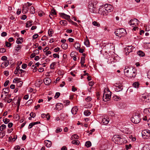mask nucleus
<instances>
[{
  "label": "nucleus",
  "instance_id": "obj_9",
  "mask_svg": "<svg viewBox=\"0 0 150 150\" xmlns=\"http://www.w3.org/2000/svg\"><path fill=\"white\" fill-rule=\"evenodd\" d=\"M115 91L119 92L122 90L123 89V85L121 83H115L114 85Z\"/></svg>",
  "mask_w": 150,
  "mask_h": 150
},
{
  "label": "nucleus",
  "instance_id": "obj_16",
  "mask_svg": "<svg viewBox=\"0 0 150 150\" xmlns=\"http://www.w3.org/2000/svg\"><path fill=\"white\" fill-rule=\"evenodd\" d=\"M78 109L77 107H74L71 110L72 113L73 115H75L76 114Z\"/></svg>",
  "mask_w": 150,
  "mask_h": 150
},
{
  "label": "nucleus",
  "instance_id": "obj_45",
  "mask_svg": "<svg viewBox=\"0 0 150 150\" xmlns=\"http://www.w3.org/2000/svg\"><path fill=\"white\" fill-rule=\"evenodd\" d=\"M5 134V133L4 132H1L0 133V138H3Z\"/></svg>",
  "mask_w": 150,
  "mask_h": 150
},
{
  "label": "nucleus",
  "instance_id": "obj_58",
  "mask_svg": "<svg viewBox=\"0 0 150 150\" xmlns=\"http://www.w3.org/2000/svg\"><path fill=\"white\" fill-rule=\"evenodd\" d=\"M27 67L26 64H23L22 65V68L23 69H25Z\"/></svg>",
  "mask_w": 150,
  "mask_h": 150
},
{
  "label": "nucleus",
  "instance_id": "obj_43",
  "mask_svg": "<svg viewBox=\"0 0 150 150\" xmlns=\"http://www.w3.org/2000/svg\"><path fill=\"white\" fill-rule=\"evenodd\" d=\"M3 121L5 124H7L10 121V120L7 118L4 119L3 120Z\"/></svg>",
  "mask_w": 150,
  "mask_h": 150
},
{
  "label": "nucleus",
  "instance_id": "obj_5",
  "mask_svg": "<svg viewBox=\"0 0 150 150\" xmlns=\"http://www.w3.org/2000/svg\"><path fill=\"white\" fill-rule=\"evenodd\" d=\"M140 115L138 113H135L131 119V120L134 123L137 124L140 121L141 118H140Z\"/></svg>",
  "mask_w": 150,
  "mask_h": 150
},
{
  "label": "nucleus",
  "instance_id": "obj_19",
  "mask_svg": "<svg viewBox=\"0 0 150 150\" xmlns=\"http://www.w3.org/2000/svg\"><path fill=\"white\" fill-rule=\"evenodd\" d=\"M40 123V122H33L30 123L28 126V129H30L32 128V127L34 125L39 124Z\"/></svg>",
  "mask_w": 150,
  "mask_h": 150
},
{
  "label": "nucleus",
  "instance_id": "obj_8",
  "mask_svg": "<svg viewBox=\"0 0 150 150\" xmlns=\"http://www.w3.org/2000/svg\"><path fill=\"white\" fill-rule=\"evenodd\" d=\"M96 4L92 1L89 3L88 8L89 10L91 12L94 13L96 11Z\"/></svg>",
  "mask_w": 150,
  "mask_h": 150
},
{
  "label": "nucleus",
  "instance_id": "obj_60",
  "mask_svg": "<svg viewBox=\"0 0 150 150\" xmlns=\"http://www.w3.org/2000/svg\"><path fill=\"white\" fill-rule=\"evenodd\" d=\"M7 57L6 56H3L1 57V59L2 60L4 61L7 59Z\"/></svg>",
  "mask_w": 150,
  "mask_h": 150
},
{
  "label": "nucleus",
  "instance_id": "obj_23",
  "mask_svg": "<svg viewBox=\"0 0 150 150\" xmlns=\"http://www.w3.org/2000/svg\"><path fill=\"white\" fill-rule=\"evenodd\" d=\"M33 21L31 20L28 21L26 23V28H29L32 25Z\"/></svg>",
  "mask_w": 150,
  "mask_h": 150
},
{
  "label": "nucleus",
  "instance_id": "obj_12",
  "mask_svg": "<svg viewBox=\"0 0 150 150\" xmlns=\"http://www.w3.org/2000/svg\"><path fill=\"white\" fill-rule=\"evenodd\" d=\"M59 14L61 17L69 21H71L70 16L66 15L64 13H60Z\"/></svg>",
  "mask_w": 150,
  "mask_h": 150
},
{
  "label": "nucleus",
  "instance_id": "obj_46",
  "mask_svg": "<svg viewBox=\"0 0 150 150\" xmlns=\"http://www.w3.org/2000/svg\"><path fill=\"white\" fill-rule=\"evenodd\" d=\"M53 33V32L52 30H49L48 34L50 37H52V34Z\"/></svg>",
  "mask_w": 150,
  "mask_h": 150
},
{
  "label": "nucleus",
  "instance_id": "obj_49",
  "mask_svg": "<svg viewBox=\"0 0 150 150\" xmlns=\"http://www.w3.org/2000/svg\"><path fill=\"white\" fill-rule=\"evenodd\" d=\"M51 14L53 15H55L56 14V13L55 9H53L51 11Z\"/></svg>",
  "mask_w": 150,
  "mask_h": 150
},
{
  "label": "nucleus",
  "instance_id": "obj_53",
  "mask_svg": "<svg viewBox=\"0 0 150 150\" xmlns=\"http://www.w3.org/2000/svg\"><path fill=\"white\" fill-rule=\"evenodd\" d=\"M6 49L4 48H0V52H6Z\"/></svg>",
  "mask_w": 150,
  "mask_h": 150
},
{
  "label": "nucleus",
  "instance_id": "obj_32",
  "mask_svg": "<svg viewBox=\"0 0 150 150\" xmlns=\"http://www.w3.org/2000/svg\"><path fill=\"white\" fill-rule=\"evenodd\" d=\"M74 47L77 50H78L80 48V45L78 43H75L74 45Z\"/></svg>",
  "mask_w": 150,
  "mask_h": 150
},
{
  "label": "nucleus",
  "instance_id": "obj_2",
  "mask_svg": "<svg viewBox=\"0 0 150 150\" xmlns=\"http://www.w3.org/2000/svg\"><path fill=\"white\" fill-rule=\"evenodd\" d=\"M125 137V135H115L113 137L112 140L116 144L124 143L126 142Z\"/></svg>",
  "mask_w": 150,
  "mask_h": 150
},
{
  "label": "nucleus",
  "instance_id": "obj_41",
  "mask_svg": "<svg viewBox=\"0 0 150 150\" xmlns=\"http://www.w3.org/2000/svg\"><path fill=\"white\" fill-rule=\"evenodd\" d=\"M60 23L61 25H66L67 24V21L64 20L61 21L60 22Z\"/></svg>",
  "mask_w": 150,
  "mask_h": 150
},
{
  "label": "nucleus",
  "instance_id": "obj_42",
  "mask_svg": "<svg viewBox=\"0 0 150 150\" xmlns=\"http://www.w3.org/2000/svg\"><path fill=\"white\" fill-rule=\"evenodd\" d=\"M147 95L146 96L143 95L141 97V98L143 101H145L146 99L147 98Z\"/></svg>",
  "mask_w": 150,
  "mask_h": 150
},
{
  "label": "nucleus",
  "instance_id": "obj_55",
  "mask_svg": "<svg viewBox=\"0 0 150 150\" xmlns=\"http://www.w3.org/2000/svg\"><path fill=\"white\" fill-rule=\"evenodd\" d=\"M20 101L21 99H18L17 100V103L18 104L17 106L18 108H19V106L20 105Z\"/></svg>",
  "mask_w": 150,
  "mask_h": 150
},
{
  "label": "nucleus",
  "instance_id": "obj_59",
  "mask_svg": "<svg viewBox=\"0 0 150 150\" xmlns=\"http://www.w3.org/2000/svg\"><path fill=\"white\" fill-rule=\"evenodd\" d=\"M38 34H34L33 36V39H35L37 38H38Z\"/></svg>",
  "mask_w": 150,
  "mask_h": 150
},
{
  "label": "nucleus",
  "instance_id": "obj_54",
  "mask_svg": "<svg viewBox=\"0 0 150 150\" xmlns=\"http://www.w3.org/2000/svg\"><path fill=\"white\" fill-rule=\"evenodd\" d=\"M9 83V80H7L4 83V86L5 87L6 86L8 85Z\"/></svg>",
  "mask_w": 150,
  "mask_h": 150
},
{
  "label": "nucleus",
  "instance_id": "obj_15",
  "mask_svg": "<svg viewBox=\"0 0 150 150\" xmlns=\"http://www.w3.org/2000/svg\"><path fill=\"white\" fill-rule=\"evenodd\" d=\"M109 122V120L107 118H103L101 121V123L102 124L106 125L108 124Z\"/></svg>",
  "mask_w": 150,
  "mask_h": 150
},
{
  "label": "nucleus",
  "instance_id": "obj_20",
  "mask_svg": "<svg viewBox=\"0 0 150 150\" xmlns=\"http://www.w3.org/2000/svg\"><path fill=\"white\" fill-rule=\"evenodd\" d=\"M85 58L84 57H82L81 58V66L82 67H85L86 66V65H84L83 64L85 62Z\"/></svg>",
  "mask_w": 150,
  "mask_h": 150
},
{
  "label": "nucleus",
  "instance_id": "obj_1",
  "mask_svg": "<svg viewBox=\"0 0 150 150\" xmlns=\"http://www.w3.org/2000/svg\"><path fill=\"white\" fill-rule=\"evenodd\" d=\"M124 72L126 76L130 78H134L137 74V69L135 68H129L128 66L125 67Z\"/></svg>",
  "mask_w": 150,
  "mask_h": 150
},
{
  "label": "nucleus",
  "instance_id": "obj_63",
  "mask_svg": "<svg viewBox=\"0 0 150 150\" xmlns=\"http://www.w3.org/2000/svg\"><path fill=\"white\" fill-rule=\"evenodd\" d=\"M39 52V51L38 50H36L35 51H34L33 53L35 54H38Z\"/></svg>",
  "mask_w": 150,
  "mask_h": 150
},
{
  "label": "nucleus",
  "instance_id": "obj_57",
  "mask_svg": "<svg viewBox=\"0 0 150 150\" xmlns=\"http://www.w3.org/2000/svg\"><path fill=\"white\" fill-rule=\"evenodd\" d=\"M62 131V129L61 128H58L56 130V132L57 133H58L59 132H61Z\"/></svg>",
  "mask_w": 150,
  "mask_h": 150
},
{
  "label": "nucleus",
  "instance_id": "obj_17",
  "mask_svg": "<svg viewBox=\"0 0 150 150\" xmlns=\"http://www.w3.org/2000/svg\"><path fill=\"white\" fill-rule=\"evenodd\" d=\"M28 8L27 6L26 5H23L22 10V12L24 13H26L28 11Z\"/></svg>",
  "mask_w": 150,
  "mask_h": 150
},
{
  "label": "nucleus",
  "instance_id": "obj_34",
  "mask_svg": "<svg viewBox=\"0 0 150 150\" xmlns=\"http://www.w3.org/2000/svg\"><path fill=\"white\" fill-rule=\"evenodd\" d=\"M84 115L86 116H88L91 114V112L88 110H85L84 112Z\"/></svg>",
  "mask_w": 150,
  "mask_h": 150
},
{
  "label": "nucleus",
  "instance_id": "obj_31",
  "mask_svg": "<svg viewBox=\"0 0 150 150\" xmlns=\"http://www.w3.org/2000/svg\"><path fill=\"white\" fill-rule=\"evenodd\" d=\"M6 126L4 124H3L0 126V130L2 131L4 129H6Z\"/></svg>",
  "mask_w": 150,
  "mask_h": 150
},
{
  "label": "nucleus",
  "instance_id": "obj_52",
  "mask_svg": "<svg viewBox=\"0 0 150 150\" xmlns=\"http://www.w3.org/2000/svg\"><path fill=\"white\" fill-rule=\"evenodd\" d=\"M30 115L31 117L33 118L35 116V113L33 112H31V113H30Z\"/></svg>",
  "mask_w": 150,
  "mask_h": 150
},
{
  "label": "nucleus",
  "instance_id": "obj_25",
  "mask_svg": "<svg viewBox=\"0 0 150 150\" xmlns=\"http://www.w3.org/2000/svg\"><path fill=\"white\" fill-rule=\"evenodd\" d=\"M144 150H150V145L146 144L143 148Z\"/></svg>",
  "mask_w": 150,
  "mask_h": 150
},
{
  "label": "nucleus",
  "instance_id": "obj_30",
  "mask_svg": "<svg viewBox=\"0 0 150 150\" xmlns=\"http://www.w3.org/2000/svg\"><path fill=\"white\" fill-rule=\"evenodd\" d=\"M61 46L63 49L66 50L67 48L68 45L67 43H64L62 44Z\"/></svg>",
  "mask_w": 150,
  "mask_h": 150
},
{
  "label": "nucleus",
  "instance_id": "obj_7",
  "mask_svg": "<svg viewBox=\"0 0 150 150\" xmlns=\"http://www.w3.org/2000/svg\"><path fill=\"white\" fill-rule=\"evenodd\" d=\"M142 136L144 139H147L150 137V132L149 130H144L142 132Z\"/></svg>",
  "mask_w": 150,
  "mask_h": 150
},
{
  "label": "nucleus",
  "instance_id": "obj_35",
  "mask_svg": "<svg viewBox=\"0 0 150 150\" xmlns=\"http://www.w3.org/2000/svg\"><path fill=\"white\" fill-rule=\"evenodd\" d=\"M79 142L78 140H74L72 141L71 143L74 144L79 145Z\"/></svg>",
  "mask_w": 150,
  "mask_h": 150
},
{
  "label": "nucleus",
  "instance_id": "obj_22",
  "mask_svg": "<svg viewBox=\"0 0 150 150\" xmlns=\"http://www.w3.org/2000/svg\"><path fill=\"white\" fill-rule=\"evenodd\" d=\"M45 144L46 146L47 147H50L52 145L51 142L49 140H46L45 141Z\"/></svg>",
  "mask_w": 150,
  "mask_h": 150
},
{
  "label": "nucleus",
  "instance_id": "obj_13",
  "mask_svg": "<svg viewBox=\"0 0 150 150\" xmlns=\"http://www.w3.org/2000/svg\"><path fill=\"white\" fill-rule=\"evenodd\" d=\"M104 7L105 8L106 11H108V13L111 11L112 10V7L110 4L105 5Z\"/></svg>",
  "mask_w": 150,
  "mask_h": 150
},
{
  "label": "nucleus",
  "instance_id": "obj_56",
  "mask_svg": "<svg viewBox=\"0 0 150 150\" xmlns=\"http://www.w3.org/2000/svg\"><path fill=\"white\" fill-rule=\"evenodd\" d=\"M7 34L6 32H2V33H1V36L2 37H5L7 35Z\"/></svg>",
  "mask_w": 150,
  "mask_h": 150
},
{
  "label": "nucleus",
  "instance_id": "obj_21",
  "mask_svg": "<svg viewBox=\"0 0 150 150\" xmlns=\"http://www.w3.org/2000/svg\"><path fill=\"white\" fill-rule=\"evenodd\" d=\"M41 117L43 118L46 117L47 118V120H49L50 119V116L48 113H47V114H42L41 115Z\"/></svg>",
  "mask_w": 150,
  "mask_h": 150
},
{
  "label": "nucleus",
  "instance_id": "obj_6",
  "mask_svg": "<svg viewBox=\"0 0 150 150\" xmlns=\"http://www.w3.org/2000/svg\"><path fill=\"white\" fill-rule=\"evenodd\" d=\"M98 13L102 16H105L108 15V11H106L105 8L104 6L99 8Z\"/></svg>",
  "mask_w": 150,
  "mask_h": 150
},
{
  "label": "nucleus",
  "instance_id": "obj_48",
  "mask_svg": "<svg viewBox=\"0 0 150 150\" xmlns=\"http://www.w3.org/2000/svg\"><path fill=\"white\" fill-rule=\"evenodd\" d=\"M144 111L145 112H148V114L150 115V108L148 109H145L144 110Z\"/></svg>",
  "mask_w": 150,
  "mask_h": 150
},
{
  "label": "nucleus",
  "instance_id": "obj_27",
  "mask_svg": "<svg viewBox=\"0 0 150 150\" xmlns=\"http://www.w3.org/2000/svg\"><path fill=\"white\" fill-rule=\"evenodd\" d=\"M138 54L140 57H143L145 55L144 53L141 51H139L137 52Z\"/></svg>",
  "mask_w": 150,
  "mask_h": 150
},
{
  "label": "nucleus",
  "instance_id": "obj_61",
  "mask_svg": "<svg viewBox=\"0 0 150 150\" xmlns=\"http://www.w3.org/2000/svg\"><path fill=\"white\" fill-rule=\"evenodd\" d=\"M6 45L7 47H10L11 45V44L8 42H6Z\"/></svg>",
  "mask_w": 150,
  "mask_h": 150
},
{
  "label": "nucleus",
  "instance_id": "obj_37",
  "mask_svg": "<svg viewBox=\"0 0 150 150\" xmlns=\"http://www.w3.org/2000/svg\"><path fill=\"white\" fill-rule=\"evenodd\" d=\"M23 84V82L22 81H18L17 83V86L18 87L21 86Z\"/></svg>",
  "mask_w": 150,
  "mask_h": 150
},
{
  "label": "nucleus",
  "instance_id": "obj_40",
  "mask_svg": "<svg viewBox=\"0 0 150 150\" xmlns=\"http://www.w3.org/2000/svg\"><path fill=\"white\" fill-rule=\"evenodd\" d=\"M85 45L87 47H89V41L88 39H86L85 41L84 42Z\"/></svg>",
  "mask_w": 150,
  "mask_h": 150
},
{
  "label": "nucleus",
  "instance_id": "obj_26",
  "mask_svg": "<svg viewBox=\"0 0 150 150\" xmlns=\"http://www.w3.org/2000/svg\"><path fill=\"white\" fill-rule=\"evenodd\" d=\"M79 139V136L76 134H74L71 137V140H73L74 139Z\"/></svg>",
  "mask_w": 150,
  "mask_h": 150
},
{
  "label": "nucleus",
  "instance_id": "obj_18",
  "mask_svg": "<svg viewBox=\"0 0 150 150\" xmlns=\"http://www.w3.org/2000/svg\"><path fill=\"white\" fill-rule=\"evenodd\" d=\"M63 108V105L61 104H57L56 105L55 109L58 110H61Z\"/></svg>",
  "mask_w": 150,
  "mask_h": 150
},
{
  "label": "nucleus",
  "instance_id": "obj_64",
  "mask_svg": "<svg viewBox=\"0 0 150 150\" xmlns=\"http://www.w3.org/2000/svg\"><path fill=\"white\" fill-rule=\"evenodd\" d=\"M14 148L15 150H19L20 149V147L19 146H17L15 147Z\"/></svg>",
  "mask_w": 150,
  "mask_h": 150
},
{
  "label": "nucleus",
  "instance_id": "obj_51",
  "mask_svg": "<svg viewBox=\"0 0 150 150\" xmlns=\"http://www.w3.org/2000/svg\"><path fill=\"white\" fill-rule=\"evenodd\" d=\"M85 100L88 102L90 101L91 100V98L90 97L88 96L85 98Z\"/></svg>",
  "mask_w": 150,
  "mask_h": 150
},
{
  "label": "nucleus",
  "instance_id": "obj_47",
  "mask_svg": "<svg viewBox=\"0 0 150 150\" xmlns=\"http://www.w3.org/2000/svg\"><path fill=\"white\" fill-rule=\"evenodd\" d=\"M147 98L146 99L145 101L149 103L150 102V95H147Z\"/></svg>",
  "mask_w": 150,
  "mask_h": 150
},
{
  "label": "nucleus",
  "instance_id": "obj_44",
  "mask_svg": "<svg viewBox=\"0 0 150 150\" xmlns=\"http://www.w3.org/2000/svg\"><path fill=\"white\" fill-rule=\"evenodd\" d=\"M109 114L111 116H114L115 115V112L113 111H109Z\"/></svg>",
  "mask_w": 150,
  "mask_h": 150
},
{
  "label": "nucleus",
  "instance_id": "obj_11",
  "mask_svg": "<svg viewBox=\"0 0 150 150\" xmlns=\"http://www.w3.org/2000/svg\"><path fill=\"white\" fill-rule=\"evenodd\" d=\"M134 47L132 46H127L125 48V51L126 52V55H128L129 54L132 52L134 49Z\"/></svg>",
  "mask_w": 150,
  "mask_h": 150
},
{
  "label": "nucleus",
  "instance_id": "obj_28",
  "mask_svg": "<svg viewBox=\"0 0 150 150\" xmlns=\"http://www.w3.org/2000/svg\"><path fill=\"white\" fill-rule=\"evenodd\" d=\"M19 74H21V76L23 77L24 74L25 73V71L22 69H20L19 71Z\"/></svg>",
  "mask_w": 150,
  "mask_h": 150
},
{
  "label": "nucleus",
  "instance_id": "obj_14",
  "mask_svg": "<svg viewBox=\"0 0 150 150\" xmlns=\"http://www.w3.org/2000/svg\"><path fill=\"white\" fill-rule=\"evenodd\" d=\"M51 80L49 78H46L44 80V83L46 85H49L51 82Z\"/></svg>",
  "mask_w": 150,
  "mask_h": 150
},
{
  "label": "nucleus",
  "instance_id": "obj_62",
  "mask_svg": "<svg viewBox=\"0 0 150 150\" xmlns=\"http://www.w3.org/2000/svg\"><path fill=\"white\" fill-rule=\"evenodd\" d=\"M94 84V82L92 81H90L88 83L89 85L91 86H92Z\"/></svg>",
  "mask_w": 150,
  "mask_h": 150
},
{
  "label": "nucleus",
  "instance_id": "obj_4",
  "mask_svg": "<svg viewBox=\"0 0 150 150\" xmlns=\"http://www.w3.org/2000/svg\"><path fill=\"white\" fill-rule=\"evenodd\" d=\"M115 33L116 36L121 38L125 35L127 32L125 29L119 28L115 31Z\"/></svg>",
  "mask_w": 150,
  "mask_h": 150
},
{
  "label": "nucleus",
  "instance_id": "obj_29",
  "mask_svg": "<svg viewBox=\"0 0 150 150\" xmlns=\"http://www.w3.org/2000/svg\"><path fill=\"white\" fill-rule=\"evenodd\" d=\"M30 11L31 13L34 14L35 13V10L33 6L31 7Z\"/></svg>",
  "mask_w": 150,
  "mask_h": 150
},
{
  "label": "nucleus",
  "instance_id": "obj_38",
  "mask_svg": "<svg viewBox=\"0 0 150 150\" xmlns=\"http://www.w3.org/2000/svg\"><path fill=\"white\" fill-rule=\"evenodd\" d=\"M125 106V104H124L122 103H120L119 105V106H118L119 108H124Z\"/></svg>",
  "mask_w": 150,
  "mask_h": 150
},
{
  "label": "nucleus",
  "instance_id": "obj_24",
  "mask_svg": "<svg viewBox=\"0 0 150 150\" xmlns=\"http://www.w3.org/2000/svg\"><path fill=\"white\" fill-rule=\"evenodd\" d=\"M85 145L88 148L91 146V143L90 141H88L86 142Z\"/></svg>",
  "mask_w": 150,
  "mask_h": 150
},
{
  "label": "nucleus",
  "instance_id": "obj_33",
  "mask_svg": "<svg viewBox=\"0 0 150 150\" xmlns=\"http://www.w3.org/2000/svg\"><path fill=\"white\" fill-rule=\"evenodd\" d=\"M139 85V83L138 82H135L133 84V86L135 88H138Z\"/></svg>",
  "mask_w": 150,
  "mask_h": 150
},
{
  "label": "nucleus",
  "instance_id": "obj_36",
  "mask_svg": "<svg viewBox=\"0 0 150 150\" xmlns=\"http://www.w3.org/2000/svg\"><path fill=\"white\" fill-rule=\"evenodd\" d=\"M92 24L94 26H96L98 27H99L100 26V24L99 23L97 22L96 21H94L92 23Z\"/></svg>",
  "mask_w": 150,
  "mask_h": 150
},
{
  "label": "nucleus",
  "instance_id": "obj_50",
  "mask_svg": "<svg viewBox=\"0 0 150 150\" xmlns=\"http://www.w3.org/2000/svg\"><path fill=\"white\" fill-rule=\"evenodd\" d=\"M60 95V93L59 92H57L56 93L55 95L54 96V98H57L59 97Z\"/></svg>",
  "mask_w": 150,
  "mask_h": 150
},
{
  "label": "nucleus",
  "instance_id": "obj_10",
  "mask_svg": "<svg viewBox=\"0 0 150 150\" xmlns=\"http://www.w3.org/2000/svg\"><path fill=\"white\" fill-rule=\"evenodd\" d=\"M139 22V21L137 19L134 18L130 20L129 23L131 26L134 27V26H137Z\"/></svg>",
  "mask_w": 150,
  "mask_h": 150
},
{
  "label": "nucleus",
  "instance_id": "obj_3",
  "mask_svg": "<svg viewBox=\"0 0 150 150\" xmlns=\"http://www.w3.org/2000/svg\"><path fill=\"white\" fill-rule=\"evenodd\" d=\"M111 93L109 89L107 88H105L104 91L103 96V99L104 101H107L110 99L111 97Z\"/></svg>",
  "mask_w": 150,
  "mask_h": 150
},
{
  "label": "nucleus",
  "instance_id": "obj_39",
  "mask_svg": "<svg viewBox=\"0 0 150 150\" xmlns=\"http://www.w3.org/2000/svg\"><path fill=\"white\" fill-rule=\"evenodd\" d=\"M56 63L55 62H53L50 65V67L51 69H54V66L56 65Z\"/></svg>",
  "mask_w": 150,
  "mask_h": 150
}]
</instances>
